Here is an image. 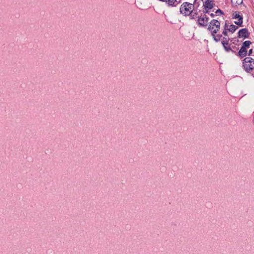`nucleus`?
Returning <instances> with one entry per match:
<instances>
[{
    "mask_svg": "<svg viewBox=\"0 0 254 254\" xmlns=\"http://www.w3.org/2000/svg\"><path fill=\"white\" fill-rule=\"evenodd\" d=\"M231 3L233 5H236L238 3V0H231Z\"/></svg>",
    "mask_w": 254,
    "mask_h": 254,
    "instance_id": "4468645a",
    "label": "nucleus"
},
{
    "mask_svg": "<svg viewBox=\"0 0 254 254\" xmlns=\"http://www.w3.org/2000/svg\"><path fill=\"white\" fill-rule=\"evenodd\" d=\"M197 0H195L193 4L187 2L182 4L180 8V12L185 16L190 15L194 11V5H196Z\"/></svg>",
    "mask_w": 254,
    "mask_h": 254,
    "instance_id": "f03ea898",
    "label": "nucleus"
},
{
    "mask_svg": "<svg viewBox=\"0 0 254 254\" xmlns=\"http://www.w3.org/2000/svg\"><path fill=\"white\" fill-rule=\"evenodd\" d=\"M252 52H253L252 49H251L250 50H249L248 55H251Z\"/></svg>",
    "mask_w": 254,
    "mask_h": 254,
    "instance_id": "dca6fc26",
    "label": "nucleus"
},
{
    "mask_svg": "<svg viewBox=\"0 0 254 254\" xmlns=\"http://www.w3.org/2000/svg\"><path fill=\"white\" fill-rule=\"evenodd\" d=\"M181 0H179V1H178V3H180L181 2ZM177 0H176V2H177Z\"/></svg>",
    "mask_w": 254,
    "mask_h": 254,
    "instance_id": "6ab92c4d",
    "label": "nucleus"
},
{
    "mask_svg": "<svg viewBox=\"0 0 254 254\" xmlns=\"http://www.w3.org/2000/svg\"><path fill=\"white\" fill-rule=\"evenodd\" d=\"M179 1V0H177V1L176 2H177V3H176V4H175H175L176 5V6L178 4V1Z\"/></svg>",
    "mask_w": 254,
    "mask_h": 254,
    "instance_id": "aec40b11",
    "label": "nucleus"
},
{
    "mask_svg": "<svg viewBox=\"0 0 254 254\" xmlns=\"http://www.w3.org/2000/svg\"><path fill=\"white\" fill-rule=\"evenodd\" d=\"M215 13H211L210 14V16L211 17H214L215 16Z\"/></svg>",
    "mask_w": 254,
    "mask_h": 254,
    "instance_id": "f3484780",
    "label": "nucleus"
},
{
    "mask_svg": "<svg viewBox=\"0 0 254 254\" xmlns=\"http://www.w3.org/2000/svg\"><path fill=\"white\" fill-rule=\"evenodd\" d=\"M247 54V49L242 45L240 49H239V56L245 57L246 56Z\"/></svg>",
    "mask_w": 254,
    "mask_h": 254,
    "instance_id": "1a4fd4ad",
    "label": "nucleus"
},
{
    "mask_svg": "<svg viewBox=\"0 0 254 254\" xmlns=\"http://www.w3.org/2000/svg\"><path fill=\"white\" fill-rule=\"evenodd\" d=\"M215 6L214 1L213 0H206L203 4L204 14L209 13L210 10Z\"/></svg>",
    "mask_w": 254,
    "mask_h": 254,
    "instance_id": "39448f33",
    "label": "nucleus"
},
{
    "mask_svg": "<svg viewBox=\"0 0 254 254\" xmlns=\"http://www.w3.org/2000/svg\"><path fill=\"white\" fill-rule=\"evenodd\" d=\"M197 14L198 13L197 12H193V13L190 15V18L192 19H195Z\"/></svg>",
    "mask_w": 254,
    "mask_h": 254,
    "instance_id": "f8f14e48",
    "label": "nucleus"
},
{
    "mask_svg": "<svg viewBox=\"0 0 254 254\" xmlns=\"http://www.w3.org/2000/svg\"><path fill=\"white\" fill-rule=\"evenodd\" d=\"M238 27V26H236L233 24L229 25L228 22L226 21L225 22L224 28L222 33L224 35L227 36L228 31L233 33L235 31Z\"/></svg>",
    "mask_w": 254,
    "mask_h": 254,
    "instance_id": "423d86ee",
    "label": "nucleus"
},
{
    "mask_svg": "<svg viewBox=\"0 0 254 254\" xmlns=\"http://www.w3.org/2000/svg\"><path fill=\"white\" fill-rule=\"evenodd\" d=\"M234 23H235L236 25H238V21H235V22H234Z\"/></svg>",
    "mask_w": 254,
    "mask_h": 254,
    "instance_id": "a211bd4d",
    "label": "nucleus"
},
{
    "mask_svg": "<svg viewBox=\"0 0 254 254\" xmlns=\"http://www.w3.org/2000/svg\"><path fill=\"white\" fill-rule=\"evenodd\" d=\"M208 20V17L204 14L202 17H198L197 19L198 25L202 27H205L207 25Z\"/></svg>",
    "mask_w": 254,
    "mask_h": 254,
    "instance_id": "0eeeda50",
    "label": "nucleus"
},
{
    "mask_svg": "<svg viewBox=\"0 0 254 254\" xmlns=\"http://www.w3.org/2000/svg\"><path fill=\"white\" fill-rule=\"evenodd\" d=\"M220 29V23L216 19L212 20L209 23L208 30L210 31L214 39L216 42L220 41L222 37V35L216 34Z\"/></svg>",
    "mask_w": 254,
    "mask_h": 254,
    "instance_id": "f257e3e1",
    "label": "nucleus"
},
{
    "mask_svg": "<svg viewBox=\"0 0 254 254\" xmlns=\"http://www.w3.org/2000/svg\"><path fill=\"white\" fill-rule=\"evenodd\" d=\"M251 44V42L250 41H246L243 42L242 46L245 48L247 49L249 47L250 45Z\"/></svg>",
    "mask_w": 254,
    "mask_h": 254,
    "instance_id": "9d476101",
    "label": "nucleus"
},
{
    "mask_svg": "<svg viewBox=\"0 0 254 254\" xmlns=\"http://www.w3.org/2000/svg\"><path fill=\"white\" fill-rule=\"evenodd\" d=\"M253 64H254V60L251 57H246L243 60V67L247 72L253 70Z\"/></svg>",
    "mask_w": 254,
    "mask_h": 254,
    "instance_id": "20e7f679",
    "label": "nucleus"
},
{
    "mask_svg": "<svg viewBox=\"0 0 254 254\" xmlns=\"http://www.w3.org/2000/svg\"><path fill=\"white\" fill-rule=\"evenodd\" d=\"M233 18H238V13L235 12L234 14H233Z\"/></svg>",
    "mask_w": 254,
    "mask_h": 254,
    "instance_id": "2eb2a0df",
    "label": "nucleus"
},
{
    "mask_svg": "<svg viewBox=\"0 0 254 254\" xmlns=\"http://www.w3.org/2000/svg\"><path fill=\"white\" fill-rule=\"evenodd\" d=\"M223 14H224L223 12L221 9H217L215 11V15H223Z\"/></svg>",
    "mask_w": 254,
    "mask_h": 254,
    "instance_id": "9b49d317",
    "label": "nucleus"
},
{
    "mask_svg": "<svg viewBox=\"0 0 254 254\" xmlns=\"http://www.w3.org/2000/svg\"><path fill=\"white\" fill-rule=\"evenodd\" d=\"M250 32L247 28H243L239 30V38H248L250 36Z\"/></svg>",
    "mask_w": 254,
    "mask_h": 254,
    "instance_id": "6e6552de",
    "label": "nucleus"
},
{
    "mask_svg": "<svg viewBox=\"0 0 254 254\" xmlns=\"http://www.w3.org/2000/svg\"><path fill=\"white\" fill-rule=\"evenodd\" d=\"M243 17L242 15H239V27H243Z\"/></svg>",
    "mask_w": 254,
    "mask_h": 254,
    "instance_id": "ddd939ff",
    "label": "nucleus"
},
{
    "mask_svg": "<svg viewBox=\"0 0 254 254\" xmlns=\"http://www.w3.org/2000/svg\"><path fill=\"white\" fill-rule=\"evenodd\" d=\"M242 2H242V1L241 2V3H240V4H242Z\"/></svg>",
    "mask_w": 254,
    "mask_h": 254,
    "instance_id": "412c9836",
    "label": "nucleus"
},
{
    "mask_svg": "<svg viewBox=\"0 0 254 254\" xmlns=\"http://www.w3.org/2000/svg\"><path fill=\"white\" fill-rule=\"evenodd\" d=\"M229 39L227 40L226 38L224 37L223 38V40L221 43L223 47L226 51L229 52L231 51L238 56V52H237V51L238 50V48L236 47V44H235V42H238V39L235 38L234 39L231 40L230 43H229Z\"/></svg>",
    "mask_w": 254,
    "mask_h": 254,
    "instance_id": "7ed1b4c3",
    "label": "nucleus"
}]
</instances>
